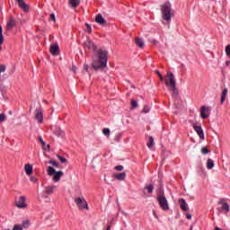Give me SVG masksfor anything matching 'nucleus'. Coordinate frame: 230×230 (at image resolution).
<instances>
[{
    "label": "nucleus",
    "instance_id": "1",
    "mask_svg": "<svg viewBox=\"0 0 230 230\" xmlns=\"http://www.w3.org/2000/svg\"><path fill=\"white\" fill-rule=\"evenodd\" d=\"M107 60H109V57L106 50L101 49L97 53V58L93 59L92 67L95 71H102L107 67Z\"/></svg>",
    "mask_w": 230,
    "mask_h": 230
},
{
    "label": "nucleus",
    "instance_id": "2",
    "mask_svg": "<svg viewBox=\"0 0 230 230\" xmlns=\"http://www.w3.org/2000/svg\"><path fill=\"white\" fill-rule=\"evenodd\" d=\"M158 204L164 211H168L170 209V205H168V199H166V195H164V190L160 189L157 192Z\"/></svg>",
    "mask_w": 230,
    "mask_h": 230
},
{
    "label": "nucleus",
    "instance_id": "3",
    "mask_svg": "<svg viewBox=\"0 0 230 230\" xmlns=\"http://www.w3.org/2000/svg\"><path fill=\"white\" fill-rule=\"evenodd\" d=\"M162 17L164 21L170 22L172 21V4L170 3H166L161 6Z\"/></svg>",
    "mask_w": 230,
    "mask_h": 230
},
{
    "label": "nucleus",
    "instance_id": "4",
    "mask_svg": "<svg viewBox=\"0 0 230 230\" xmlns=\"http://www.w3.org/2000/svg\"><path fill=\"white\" fill-rule=\"evenodd\" d=\"M47 173L48 175H49L50 177L53 176V181L54 182H58L60 181V179L62 178V176L64 175V172L62 171H56L55 168L49 166L47 169Z\"/></svg>",
    "mask_w": 230,
    "mask_h": 230
},
{
    "label": "nucleus",
    "instance_id": "5",
    "mask_svg": "<svg viewBox=\"0 0 230 230\" xmlns=\"http://www.w3.org/2000/svg\"><path fill=\"white\" fill-rule=\"evenodd\" d=\"M165 85L168 89L172 87H175L177 85V81H175V76L173 73L167 72L166 78H165Z\"/></svg>",
    "mask_w": 230,
    "mask_h": 230
},
{
    "label": "nucleus",
    "instance_id": "6",
    "mask_svg": "<svg viewBox=\"0 0 230 230\" xmlns=\"http://www.w3.org/2000/svg\"><path fill=\"white\" fill-rule=\"evenodd\" d=\"M14 204L18 209H26L28 204H26V197L21 196L20 198L14 200Z\"/></svg>",
    "mask_w": 230,
    "mask_h": 230
},
{
    "label": "nucleus",
    "instance_id": "7",
    "mask_svg": "<svg viewBox=\"0 0 230 230\" xmlns=\"http://www.w3.org/2000/svg\"><path fill=\"white\" fill-rule=\"evenodd\" d=\"M75 202L77 208L82 211L83 209H89V205H87V201L84 198H75Z\"/></svg>",
    "mask_w": 230,
    "mask_h": 230
},
{
    "label": "nucleus",
    "instance_id": "8",
    "mask_svg": "<svg viewBox=\"0 0 230 230\" xmlns=\"http://www.w3.org/2000/svg\"><path fill=\"white\" fill-rule=\"evenodd\" d=\"M200 116L203 119H208V118H209V108L202 106L200 110Z\"/></svg>",
    "mask_w": 230,
    "mask_h": 230
},
{
    "label": "nucleus",
    "instance_id": "9",
    "mask_svg": "<svg viewBox=\"0 0 230 230\" xmlns=\"http://www.w3.org/2000/svg\"><path fill=\"white\" fill-rule=\"evenodd\" d=\"M34 114L35 119L38 120V123H42V121L44 120V115L42 114V111L36 109Z\"/></svg>",
    "mask_w": 230,
    "mask_h": 230
},
{
    "label": "nucleus",
    "instance_id": "10",
    "mask_svg": "<svg viewBox=\"0 0 230 230\" xmlns=\"http://www.w3.org/2000/svg\"><path fill=\"white\" fill-rule=\"evenodd\" d=\"M52 130L55 136H58V137H64V136H66V133L64 130H62V128H60V127L56 126L52 128Z\"/></svg>",
    "mask_w": 230,
    "mask_h": 230
},
{
    "label": "nucleus",
    "instance_id": "11",
    "mask_svg": "<svg viewBox=\"0 0 230 230\" xmlns=\"http://www.w3.org/2000/svg\"><path fill=\"white\" fill-rule=\"evenodd\" d=\"M49 51L51 55H54V57L58 56L60 53V49H58V44H53L50 46Z\"/></svg>",
    "mask_w": 230,
    "mask_h": 230
},
{
    "label": "nucleus",
    "instance_id": "12",
    "mask_svg": "<svg viewBox=\"0 0 230 230\" xmlns=\"http://www.w3.org/2000/svg\"><path fill=\"white\" fill-rule=\"evenodd\" d=\"M84 46L88 48V49H92V51H94L96 49V45H94V42L91 40V39H87L84 42Z\"/></svg>",
    "mask_w": 230,
    "mask_h": 230
},
{
    "label": "nucleus",
    "instance_id": "13",
    "mask_svg": "<svg viewBox=\"0 0 230 230\" xmlns=\"http://www.w3.org/2000/svg\"><path fill=\"white\" fill-rule=\"evenodd\" d=\"M193 128L195 132H197L198 136H199L200 139H204V130H202V127L193 125Z\"/></svg>",
    "mask_w": 230,
    "mask_h": 230
},
{
    "label": "nucleus",
    "instance_id": "14",
    "mask_svg": "<svg viewBox=\"0 0 230 230\" xmlns=\"http://www.w3.org/2000/svg\"><path fill=\"white\" fill-rule=\"evenodd\" d=\"M13 28H15V18H13V16H10L6 25V30H12Z\"/></svg>",
    "mask_w": 230,
    "mask_h": 230
},
{
    "label": "nucleus",
    "instance_id": "15",
    "mask_svg": "<svg viewBox=\"0 0 230 230\" xmlns=\"http://www.w3.org/2000/svg\"><path fill=\"white\" fill-rule=\"evenodd\" d=\"M55 190H57V186H55V185H50V186L45 187L44 192H45L47 195H52V193L55 191Z\"/></svg>",
    "mask_w": 230,
    "mask_h": 230
},
{
    "label": "nucleus",
    "instance_id": "16",
    "mask_svg": "<svg viewBox=\"0 0 230 230\" xmlns=\"http://www.w3.org/2000/svg\"><path fill=\"white\" fill-rule=\"evenodd\" d=\"M179 204H180V208L181 209H182V211H188V204L186 203V199H179Z\"/></svg>",
    "mask_w": 230,
    "mask_h": 230
},
{
    "label": "nucleus",
    "instance_id": "17",
    "mask_svg": "<svg viewBox=\"0 0 230 230\" xmlns=\"http://www.w3.org/2000/svg\"><path fill=\"white\" fill-rule=\"evenodd\" d=\"M95 22H97V24H101L103 25L105 24L107 22H105V19L103 18V16H102V14H97L95 17Z\"/></svg>",
    "mask_w": 230,
    "mask_h": 230
},
{
    "label": "nucleus",
    "instance_id": "18",
    "mask_svg": "<svg viewBox=\"0 0 230 230\" xmlns=\"http://www.w3.org/2000/svg\"><path fill=\"white\" fill-rule=\"evenodd\" d=\"M116 179L117 181H125V179H127V172H117Z\"/></svg>",
    "mask_w": 230,
    "mask_h": 230
},
{
    "label": "nucleus",
    "instance_id": "19",
    "mask_svg": "<svg viewBox=\"0 0 230 230\" xmlns=\"http://www.w3.org/2000/svg\"><path fill=\"white\" fill-rule=\"evenodd\" d=\"M25 172L27 175L33 173V166L30 164H25Z\"/></svg>",
    "mask_w": 230,
    "mask_h": 230
},
{
    "label": "nucleus",
    "instance_id": "20",
    "mask_svg": "<svg viewBox=\"0 0 230 230\" xmlns=\"http://www.w3.org/2000/svg\"><path fill=\"white\" fill-rule=\"evenodd\" d=\"M135 42L138 48H145V40L141 38H136Z\"/></svg>",
    "mask_w": 230,
    "mask_h": 230
},
{
    "label": "nucleus",
    "instance_id": "21",
    "mask_svg": "<svg viewBox=\"0 0 230 230\" xmlns=\"http://www.w3.org/2000/svg\"><path fill=\"white\" fill-rule=\"evenodd\" d=\"M4 42V36H3V27L0 25V51L3 49Z\"/></svg>",
    "mask_w": 230,
    "mask_h": 230
},
{
    "label": "nucleus",
    "instance_id": "22",
    "mask_svg": "<svg viewBox=\"0 0 230 230\" xmlns=\"http://www.w3.org/2000/svg\"><path fill=\"white\" fill-rule=\"evenodd\" d=\"M169 91H172V96H173L174 98L177 97V96H179V90L177 89V85L169 88Z\"/></svg>",
    "mask_w": 230,
    "mask_h": 230
},
{
    "label": "nucleus",
    "instance_id": "23",
    "mask_svg": "<svg viewBox=\"0 0 230 230\" xmlns=\"http://www.w3.org/2000/svg\"><path fill=\"white\" fill-rule=\"evenodd\" d=\"M207 168L208 170H213V168H215V162H213L211 159H208L207 161Z\"/></svg>",
    "mask_w": 230,
    "mask_h": 230
},
{
    "label": "nucleus",
    "instance_id": "24",
    "mask_svg": "<svg viewBox=\"0 0 230 230\" xmlns=\"http://www.w3.org/2000/svg\"><path fill=\"white\" fill-rule=\"evenodd\" d=\"M69 4H71L72 8H76L80 4V0H68Z\"/></svg>",
    "mask_w": 230,
    "mask_h": 230
},
{
    "label": "nucleus",
    "instance_id": "25",
    "mask_svg": "<svg viewBox=\"0 0 230 230\" xmlns=\"http://www.w3.org/2000/svg\"><path fill=\"white\" fill-rule=\"evenodd\" d=\"M228 90L227 88H225L221 93V103L226 102V97L227 96Z\"/></svg>",
    "mask_w": 230,
    "mask_h": 230
},
{
    "label": "nucleus",
    "instance_id": "26",
    "mask_svg": "<svg viewBox=\"0 0 230 230\" xmlns=\"http://www.w3.org/2000/svg\"><path fill=\"white\" fill-rule=\"evenodd\" d=\"M219 211H226V213H229V211H230L229 204L226 203L225 205H222V208H221V209H219Z\"/></svg>",
    "mask_w": 230,
    "mask_h": 230
},
{
    "label": "nucleus",
    "instance_id": "27",
    "mask_svg": "<svg viewBox=\"0 0 230 230\" xmlns=\"http://www.w3.org/2000/svg\"><path fill=\"white\" fill-rule=\"evenodd\" d=\"M57 157L60 161V163H63V164H66V163H67V159H66L64 156L58 155Z\"/></svg>",
    "mask_w": 230,
    "mask_h": 230
},
{
    "label": "nucleus",
    "instance_id": "28",
    "mask_svg": "<svg viewBox=\"0 0 230 230\" xmlns=\"http://www.w3.org/2000/svg\"><path fill=\"white\" fill-rule=\"evenodd\" d=\"M147 146L149 148H152V146H154V137H149V141L147 142Z\"/></svg>",
    "mask_w": 230,
    "mask_h": 230
},
{
    "label": "nucleus",
    "instance_id": "29",
    "mask_svg": "<svg viewBox=\"0 0 230 230\" xmlns=\"http://www.w3.org/2000/svg\"><path fill=\"white\" fill-rule=\"evenodd\" d=\"M102 134H103L104 136H107V137H109V136H111V129H109V128H103V129H102Z\"/></svg>",
    "mask_w": 230,
    "mask_h": 230
},
{
    "label": "nucleus",
    "instance_id": "30",
    "mask_svg": "<svg viewBox=\"0 0 230 230\" xmlns=\"http://www.w3.org/2000/svg\"><path fill=\"white\" fill-rule=\"evenodd\" d=\"M49 164H52V166H55L56 168H59V166H60V164H58L57 163V161H55V160H50V161L49 162Z\"/></svg>",
    "mask_w": 230,
    "mask_h": 230
},
{
    "label": "nucleus",
    "instance_id": "31",
    "mask_svg": "<svg viewBox=\"0 0 230 230\" xmlns=\"http://www.w3.org/2000/svg\"><path fill=\"white\" fill-rule=\"evenodd\" d=\"M146 190H147L148 193H154V185L146 186Z\"/></svg>",
    "mask_w": 230,
    "mask_h": 230
},
{
    "label": "nucleus",
    "instance_id": "32",
    "mask_svg": "<svg viewBox=\"0 0 230 230\" xmlns=\"http://www.w3.org/2000/svg\"><path fill=\"white\" fill-rule=\"evenodd\" d=\"M201 154H203V155L209 154V149H208V147H206V146L202 147Z\"/></svg>",
    "mask_w": 230,
    "mask_h": 230
},
{
    "label": "nucleus",
    "instance_id": "33",
    "mask_svg": "<svg viewBox=\"0 0 230 230\" xmlns=\"http://www.w3.org/2000/svg\"><path fill=\"white\" fill-rule=\"evenodd\" d=\"M22 227H24V229H28L30 227V221L28 220L23 221Z\"/></svg>",
    "mask_w": 230,
    "mask_h": 230
},
{
    "label": "nucleus",
    "instance_id": "34",
    "mask_svg": "<svg viewBox=\"0 0 230 230\" xmlns=\"http://www.w3.org/2000/svg\"><path fill=\"white\" fill-rule=\"evenodd\" d=\"M6 121V115L4 113L0 114V123Z\"/></svg>",
    "mask_w": 230,
    "mask_h": 230
},
{
    "label": "nucleus",
    "instance_id": "35",
    "mask_svg": "<svg viewBox=\"0 0 230 230\" xmlns=\"http://www.w3.org/2000/svg\"><path fill=\"white\" fill-rule=\"evenodd\" d=\"M131 107H132V109L137 108V102L132 100V101H131Z\"/></svg>",
    "mask_w": 230,
    "mask_h": 230
},
{
    "label": "nucleus",
    "instance_id": "36",
    "mask_svg": "<svg viewBox=\"0 0 230 230\" xmlns=\"http://www.w3.org/2000/svg\"><path fill=\"white\" fill-rule=\"evenodd\" d=\"M4 71H6V66L0 65V73H4Z\"/></svg>",
    "mask_w": 230,
    "mask_h": 230
},
{
    "label": "nucleus",
    "instance_id": "37",
    "mask_svg": "<svg viewBox=\"0 0 230 230\" xmlns=\"http://www.w3.org/2000/svg\"><path fill=\"white\" fill-rule=\"evenodd\" d=\"M13 230H22V226L21 225H14Z\"/></svg>",
    "mask_w": 230,
    "mask_h": 230
},
{
    "label": "nucleus",
    "instance_id": "38",
    "mask_svg": "<svg viewBox=\"0 0 230 230\" xmlns=\"http://www.w3.org/2000/svg\"><path fill=\"white\" fill-rule=\"evenodd\" d=\"M123 170H124L123 165H117V166H116V171H117V172H123Z\"/></svg>",
    "mask_w": 230,
    "mask_h": 230
},
{
    "label": "nucleus",
    "instance_id": "39",
    "mask_svg": "<svg viewBox=\"0 0 230 230\" xmlns=\"http://www.w3.org/2000/svg\"><path fill=\"white\" fill-rule=\"evenodd\" d=\"M218 204H220L221 206H225V204H227V201H226L225 199H221L218 201Z\"/></svg>",
    "mask_w": 230,
    "mask_h": 230
},
{
    "label": "nucleus",
    "instance_id": "40",
    "mask_svg": "<svg viewBox=\"0 0 230 230\" xmlns=\"http://www.w3.org/2000/svg\"><path fill=\"white\" fill-rule=\"evenodd\" d=\"M86 31L88 33H91L93 31V29L91 28V26L89 25V23H86Z\"/></svg>",
    "mask_w": 230,
    "mask_h": 230
},
{
    "label": "nucleus",
    "instance_id": "41",
    "mask_svg": "<svg viewBox=\"0 0 230 230\" xmlns=\"http://www.w3.org/2000/svg\"><path fill=\"white\" fill-rule=\"evenodd\" d=\"M50 21H53V22H55V21H57V18L55 17V13H51L49 16Z\"/></svg>",
    "mask_w": 230,
    "mask_h": 230
},
{
    "label": "nucleus",
    "instance_id": "42",
    "mask_svg": "<svg viewBox=\"0 0 230 230\" xmlns=\"http://www.w3.org/2000/svg\"><path fill=\"white\" fill-rule=\"evenodd\" d=\"M226 55H228V57H230V45H227L226 48Z\"/></svg>",
    "mask_w": 230,
    "mask_h": 230
},
{
    "label": "nucleus",
    "instance_id": "43",
    "mask_svg": "<svg viewBox=\"0 0 230 230\" xmlns=\"http://www.w3.org/2000/svg\"><path fill=\"white\" fill-rule=\"evenodd\" d=\"M144 112H145L146 114H148V112H150V108H148L147 106H145V107H144Z\"/></svg>",
    "mask_w": 230,
    "mask_h": 230
},
{
    "label": "nucleus",
    "instance_id": "44",
    "mask_svg": "<svg viewBox=\"0 0 230 230\" xmlns=\"http://www.w3.org/2000/svg\"><path fill=\"white\" fill-rule=\"evenodd\" d=\"M39 141L41 143V145L44 146L46 145V142H44V139H42V137H39Z\"/></svg>",
    "mask_w": 230,
    "mask_h": 230
},
{
    "label": "nucleus",
    "instance_id": "45",
    "mask_svg": "<svg viewBox=\"0 0 230 230\" xmlns=\"http://www.w3.org/2000/svg\"><path fill=\"white\" fill-rule=\"evenodd\" d=\"M31 182H37L38 180L36 177L32 176V177H31Z\"/></svg>",
    "mask_w": 230,
    "mask_h": 230
},
{
    "label": "nucleus",
    "instance_id": "46",
    "mask_svg": "<svg viewBox=\"0 0 230 230\" xmlns=\"http://www.w3.org/2000/svg\"><path fill=\"white\" fill-rule=\"evenodd\" d=\"M186 218L187 220H191V214H187Z\"/></svg>",
    "mask_w": 230,
    "mask_h": 230
},
{
    "label": "nucleus",
    "instance_id": "47",
    "mask_svg": "<svg viewBox=\"0 0 230 230\" xmlns=\"http://www.w3.org/2000/svg\"><path fill=\"white\" fill-rule=\"evenodd\" d=\"M155 73H156V75H157L158 76H162V75H161V72H159V70H155Z\"/></svg>",
    "mask_w": 230,
    "mask_h": 230
},
{
    "label": "nucleus",
    "instance_id": "48",
    "mask_svg": "<svg viewBox=\"0 0 230 230\" xmlns=\"http://www.w3.org/2000/svg\"><path fill=\"white\" fill-rule=\"evenodd\" d=\"M72 71H73L74 73H76V67H75V66H72Z\"/></svg>",
    "mask_w": 230,
    "mask_h": 230
},
{
    "label": "nucleus",
    "instance_id": "49",
    "mask_svg": "<svg viewBox=\"0 0 230 230\" xmlns=\"http://www.w3.org/2000/svg\"><path fill=\"white\" fill-rule=\"evenodd\" d=\"M84 67L85 71H87L89 69V65H84Z\"/></svg>",
    "mask_w": 230,
    "mask_h": 230
},
{
    "label": "nucleus",
    "instance_id": "50",
    "mask_svg": "<svg viewBox=\"0 0 230 230\" xmlns=\"http://www.w3.org/2000/svg\"><path fill=\"white\" fill-rule=\"evenodd\" d=\"M159 78H160L161 82H164V77H163V75H160Z\"/></svg>",
    "mask_w": 230,
    "mask_h": 230
},
{
    "label": "nucleus",
    "instance_id": "51",
    "mask_svg": "<svg viewBox=\"0 0 230 230\" xmlns=\"http://www.w3.org/2000/svg\"><path fill=\"white\" fill-rule=\"evenodd\" d=\"M106 230H111V226H108V227L106 228Z\"/></svg>",
    "mask_w": 230,
    "mask_h": 230
},
{
    "label": "nucleus",
    "instance_id": "52",
    "mask_svg": "<svg viewBox=\"0 0 230 230\" xmlns=\"http://www.w3.org/2000/svg\"><path fill=\"white\" fill-rule=\"evenodd\" d=\"M226 65L229 66V61L226 62Z\"/></svg>",
    "mask_w": 230,
    "mask_h": 230
},
{
    "label": "nucleus",
    "instance_id": "53",
    "mask_svg": "<svg viewBox=\"0 0 230 230\" xmlns=\"http://www.w3.org/2000/svg\"><path fill=\"white\" fill-rule=\"evenodd\" d=\"M153 42H154V44H155V40H154Z\"/></svg>",
    "mask_w": 230,
    "mask_h": 230
}]
</instances>
